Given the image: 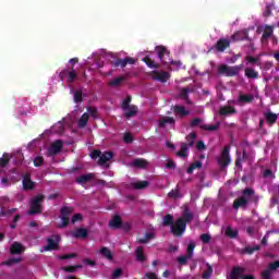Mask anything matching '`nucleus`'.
I'll use <instances>...</instances> for the list:
<instances>
[{
  "label": "nucleus",
  "instance_id": "c03bdc74",
  "mask_svg": "<svg viewBox=\"0 0 279 279\" xmlns=\"http://www.w3.org/2000/svg\"><path fill=\"white\" fill-rule=\"evenodd\" d=\"M21 263V258L12 257L8 260H4L1 263V265H4L5 267H12V265H16Z\"/></svg>",
  "mask_w": 279,
  "mask_h": 279
},
{
  "label": "nucleus",
  "instance_id": "6ab92c4d",
  "mask_svg": "<svg viewBox=\"0 0 279 279\" xmlns=\"http://www.w3.org/2000/svg\"><path fill=\"white\" fill-rule=\"evenodd\" d=\"M243 274H245V268L241 266H234L231 270L229 279H241V277H243Z\"/></svg>",
  "mask_w": 279,
  "mask_h": 279
},
{
  "label": "nucleus",
  "instance_id": "b1692460",
  "mask_svg": "<svg viewBox=\"0 0 279 279\" xmlns=\"http://www.w3.org/2000/svg\"><path fill=\"white\" fill-rule=\"evenodd\" d=\"M9 252L12 255H16V254H23V244H21L20 242H14L13 244H11V246L9 247Z\"/></svg>",
  "mask_w": 279,
  "mask_h": 279
},
{
  "label": "nucleus",
  "instance_id": "ea45409f",
  "mask_svg": "<svg viewBox=\"0 0 279 279\" xmlns=\"http://www.w3.org/2000/svg\"><path fill=\"white\" fill-rule=\"evenodd\" d=\"M125 82V76H118L113 80H111L108 84L109 86H121Z\"/></svg>",
  "mask_w": 279,
  "mask_h": 279
},
{
  "label": "nucleus",
  "instance_id": "a878e982",
  "mask_svg": "<svg viewBox=\"0 0 279 279\" xmlns=\"http://www.w3.org/2000/svg\"><path fill=\"white\" fill-rule=\"evenodd\" d=\"M271 36H274V26L266 25L262 35V43H265V40H269Z\"/></svg>",
  "mask_w": 279,
  "mask_h": 279
},
{
  "label": "nucleus",
  "instance_id": "de8ad7c7",
  "mask_svg": "<svg viewBox=\"0 0 279 279\" xmlns=\"http://www.w3.org/2000/svg\"><path fill=\"white\" fill-rule=\"evenodd\" d=\"M84 101V98L82 96V90L78 89L74 93V104H82Z\"/></svg>",
  "mask_w": 279,
  "mask_h": 279
},
{
  "label": "nucleus",
  "instance_id": "603ef678",
  "mask_svg": "<svg viewBox=\"0 0 279 279\" xmlns=\"http://www.w3.org/2000/svg\"><path fill=\"white\" fill-rule=\"evenodd\" d=\"M177 260H178L179 265H186V263L189 260H191V257H189V255L179 256Z\"/></svg>",
  "mask_w": 279,
  "mask_h": 279
},
{
  "label": "nucleus",
  "instance_id": "864d4df0",
  "mask_svg": "<svg viewBox=\"0 0 279 279\" xmlns=\"http://www.w3.org/2000/svg\"><path fill=\"white\" fill-rule=\"evenodd\" d=\"M211 240H213V236H210V234L208 233L201 234V241L203 243H210Z\"/></svg>",
  "mask_w": 279,
  "mask_h": 279
},
{
  "label": "nucleus",
  "instance_id": "8fccbe9b",
  "mask_svg": "<svg viewBox=\"0 0 279 279\" xmlns=\"http://www.w3.org/2000/svg\"><path fill=\"white\" fill-rule=\"evenodd\" d=\"M33 162L35 167H43V165L45 163V158H43L41 156H37L35 157Z\"/></svg>",
  "mask_w": 279,
  "mask_h": 279
},
{
  "label": "nucleus",
  "instance_id": "e433bc0d",
  "mask_svg": "<svg viewBox=\"0 0 279 279\" xmlns=\"http://www.w3.org/2000/svg\"><path fill=\"white\" fill-rule=\"evenodd\" d=\"M90 119V114L83 113L78 120V128H84L85 125H88V120Z\"/></svg>",
  "mask_w": 279,
  "mask_h": 279
},
{
  "label": "nucleus",
  "instance_id": "a211bd4d",
  "mask_svg": "<svg viewBox=\"0 0 279 279\" xmlns=\"http://www.w3.org/2000/svg\"><path fill=\"white\" fill-rule=\"evenodd\" d=\"M246 39H247V33L245 31H238L229 37V40H231V43H239L241 40H246Z\"/></svg>",
  "mask_w": 279,
  "mask_h": 279
},
{
  "label": "nucleus",
  "instance_id": "72a5a7b5",
  "mask_svg": "<svg viewBox=\"0 0 279 279\" xmlns=\"http://www.w3.org/2000/svg\"><path fill=\"white\" fill-rule=\"evenodd\" d=\"M254 252H260V245L245 246L241 251V254H247L248 256H252V254H254Z\"/></svg>",
  "mask_w": 279,
  "mask_h": 279
},
{
  "label": "nucleus",
  "instance_id": "423d86ee",
  "mask_svg": "<svg viewBox=\"0 0 279 279\" xmlns=\"http://www.w3.org/2000/svg\"><path fill=\"white\" fill-rule=\"evenodd\" d=\"M59 77L62 82L66 77L68 84H73L77 80V72L75 69H64L59 73Z\"/></svg>",
  "mask_w": 279,
  "mask_h": 279
},
{
  "label": "nucleus",
  "instance_id": "6e6d98bb",
  "mask_svg": "<svg viewBox=\"0 0 279 279\" xmlns=\"http://www.w3.org/2000/svg\"><path fill=\"white\" fill-rule=\"evenodd\" d=\"M88 114H90L94 119H97V108L96 107H88L87 108Z\"/></svg>",
  "mask_w": 279,
  "mask_h": 279
},
{
  "label": "nucleus",
  "instance_id": "58836bf2",
  "mask_svg": "<svg viewBox=\"0 0 279 279\" xmlns=\"http://www.w3.org/2000/svg\"><path fill=\"white\" fill-rule=\"evenodd\" d=\"M62 271H65L66 274H75L77 269H82V265H76V266H63Z\"/></svg>",
  "mask_w": 279,
  "mask_h": 279
},
{
  "label": "nucleus",
  "instance_id": "2f4dec72",
  "mask_svg": "<svg viewBox=\"0 0 279 279\" xmlns=\"http://www.w3.org/2000/svg\"><path fill=\"white\" fill-rule=\"evenodd\" d=\"M244 75L247 80H258V72L252 68H246L244 70Z\"/></svg>",
  "mask_w": 279,
  "mask_h": 279
},
{
  "label": "nucleus",
  "instance_id": "6e6552de",
  "mask_svg": "<svg viewBox=\"0 0 279 279\" xmlns=\"http://www.w3.org/2000/svg\"><path fill=\"white\" fill-rule=\"evenodd\" d=\"M48 245L44 246V252H51L53 250H58L60 245V235H52L47 239Z\"/></svg>",
  "mask_w": 279,
  "mask_h": 279
},
{
  "label": "nucleus",
  "instance_id": "9d476101",
  "mask_svg": "<svg viewBox=\"0 0 279 279\" xmlns=\"http://www.w3.org/2000/svg\"><path fill=\"white\" fill-rule=\"evenodd\" d=\"M134 59L133 58H124V59H114L113 61H111L112 66H114L116 69L118 66H121V69H125L128 66V64H134Z\"/></svg>",
  "mask_w": 279,
  "mask_h": 279
},
{
  "label": "nucleus",
  "instance_id": "09e8293b",
  "mask_svg": "<svg viewBox=\"0 0 279 279\" xmlns=\"http://www.w3.org/2000/svg\"><path fill=\"white\" fill-rule=\"evenodd\" d=\"M173 118L171 117H166V118H162L160 121H159V128H165V125L167 123H173Z\"/></svg>",
  "mask_w": 279,
  "mask_h": 279
},
{
  "label": "nucleus",
  "instance_id": "ddd939ff",
  "mask_svg": "<svg viewBox=\"0 0 279 279\" xmlns=\"http://www.w3.org/2000/svg\"><path fill=\"white\" fill-rule=\"evenodd\" d=\"M186 232V222L182 219L175 220V236L180 238Z\"/></svg>",
  "mask_w": 279,
  "mask_h": 279
},
{
  "label": "nucleus",
  "instance_id": "473e14b6",
  "mask_svg": "<svg viewBox=\"0 0 279 279\" xmlns=\"http://www.w3.org/2000/svg\"><path fill=\"white\" fill-rule=\"evenodd\" d=\"M201 130H205L206 132H217L219 128H221V122H217L216 124H202Z\"/></svg>",
  "mask_w": 279,
  "mask_h": 279
},
{
  "label": "nucleus",
  "instance_id": "a18cd8bd",
  "mask_svg": "<svg viewBox=\"0 0 279 279\" xmlns=\"http://www.w3.org/2000/svg\"><path fill=\"white\" fill-rule=\"evenodd\" d=\"M194 169H202V161L193 162L186 170V173H193Z\"/></svg>",
  "mask_w": 279,
  "mask_h": 279
},
{
  "label": "nucleus",
  "instance_id": "5fc2aeb1",
  "mask_svg": "<svg viewBox=\"0 0 279 279\" xmlns=\"http://www.w3.org/2000/svg\"><path fill=\"white\" fill-rule=\"evenodd\" d=\"M59 258L60 260H69V258H77V253L61 255Z\"/></svg>",
  "mask_w": 279,
  "mask_h": 279
},
{
  "label": "nucleus",
  "instance_id": "4d7b16f0",
  "mask_svg": "<svg viewBox=\"0 0 279 279\" xmlns=\"http://www.w3.org/2000/svg\"><path fill=\"white\" fill-rule=\"evenodd\" d=\"M121 276H123V269H121V268H117V269L112 272V279L121 278Z\"/></svg>",
  "mask_w": 279,
  "mask_h": 279
},
{
  "label": "nucleus",
  "instance_id": "c9c22d12",
  "mask_svg": "<svg viewBox=\"0 0 279 279\" xmlns=\"http://www.w3.org/2000/svg\"><path fill=\"white\" fill-rule=\"evenodd\" d=\"M238 101L240 104H252L254 101L253 95H240Z\"/></svg>",
  "mask_w": 279,
  "mask_h": 279
},
{
  "label": "nucleus",
  "instance_id": "680f3d73",
  "mask_svg": "<svg viewBox=\"0 0 279 279\" xmlns=\"http://www.w3.org/2000/svg\"><path fill=\"white\" fill-rule=\"evenodd\" d=\"M264 16L267 19L269 16H271V4H267L264 11Z\"/></svg>",
  "mask_w": 279,
  "mask_h": 279
},
{
  "label": "nucleus",
  "instance_id": "c756f323",
  "mask_svg": "<svg viewBox=\"0 0 279 279\" xmlns=\"http://www.w3.org/2000/svg\"><path fill=\"white\" fill-rule=\"evenodd\" d=\"M175 156H178V158H186V156H189V144H181L180 150L177 151Z\"/></svg>",
  "mask_w": 279,
  "mask_h": 279
},
{
  "label": "nucleus",
  "instance_id": "49530a36",
  "mask_svg": "<svg viewBox=\"0 0 279 279\" xmlns=\"http://www.w3.org/2000/svg\"><path fill=\"white\" fill-rule=\"evenodd\" d=\"M195 250V242H191L189 245H187V250H186V256L187 258H193V252Z\"/></svg>",
  "mask_w": 279,
  "mask_h": 279
},
{
  "label": "nucleus",
  "instance_id": "774afa93",
  "mask_svg": "<svg viewBox=\"0 0 279 279\" xmlns=\"http://www.w3.org/2000/svg\"><path fill=\"white\" fill-rule=\"evenodd\" d=\"M77 221H82V214H74L72 217V223H77Z\"/></svg>",
  "mask_w": 279,
  "mask_h": 279
},
{
  "label": "nucleus",
  "instance_id": "37998d69",
  "mask_svg": "<svg viewBox=\"0 0 279 279\" xmlns=\"http://www.w3.org/2000/svg\"><path fill=\"white\" fill-rule=\"evenodd\" d=\"M143 62H145V64L149 68V69H158V64H156V62H154V60H151V58L149 57H144L143 58Z\"/></svg>",
  "mask_w": 279,
  "mask_h": 279
},
{
  "label": "nucleus",
  "instance_id": "a19ab883",
  "mask_svg": "<svg viewBox=\"0 0 279 279\" xmlns=\"http://www.w3.org/2000/svg\"><path fill=\"white\" fill-rule=\"evenodd\" d=\"M147 186H149L148 181H138V182L133 183V187L136 189L137 191L147 189Z\"/></svg>",
  "mask_w": 279,
  "mask_h": 279
},
{
  "label": "nucleus",
  "instance_id": "79ce46f5",
  "mask_svg": "<svg viewBox=\"0 0 279 279\" xmlns=\"http://www.w3.org/2000/svg\"><path fill=\"white\" fill-rule=\"evenodd\" d=\"M226 235L229 236V239H236V236H239V231L233 230L232 227H227Z\"/></svg>",
  "mask_w": 279,
  "mask_h": 279
},
{
  "label": "nucleus",
  "instance_id": "052dcab7",
  "mask_svg": "<svg viewBox=\"0 0 279 279\" xmlns=\"http://www.w3.org/2000/svg\"><path fill=\"white\" fill-rule=\"evenodd\" d=\"M196 149H197L198 151H204V149H206V144L204 143V141H198V142L196 143Z\"/></svg>",
  "mask_w": 279,
  "mask_h": 279
},
{
  "label": "nucleus",
  "instance_id": "393cba45",
  "mask_svg": "<svg viewBox=\"0 0 279 279\" xmlns=\"http://www.w3.org/2000/svg\"><path fill=\"white\" fill-rule=\"evenodd\" d=\"M265 119H266V123H268V125H275V123L278 122V114L268 111L264 114Z\"/></svg>",
  "mask_w": 279,
  "mask_h": 279
},
{
  "label": "nucleus",
  "instance_id": "bb28decb",
  "mask_svg": "<svg viewBox=\"0 0 279 279\" xmlns=\"http://www.w3.org/2000/svg\"><path fill=\"white\" fill-rule=\"evenodd\" d=\"M175 114L177 117H180L181 119H184V117H189L191 114V110L186 109L184 106H175Z\"/></svg>",
  "mask_w": 279,
  "mask_h": 279
},
{
  "label": "nucleus",
  "instance_id": "0e129e2a",
  "mask_svg": "<svg viewBox=\"0 0 279 279\" xmlns=\"http://www.w3.org/2000/svg\"><path fill=\"white\" fill-rule=\"evenodd\" d=\"M278 267H279V260H275V262L269 264V270L270 271H276V269H278Z\"/></svg>",
  "mask_w": 279,
  "mask_h": 279
},
{
  "label": "nucleus",
  "instance_id": "9b49d317",
  "mask_svg": "<svg viewBox=\"0 0 279 279\" xmlns=\"http://www.w3.org/2000/svg\"><path fill=\"white\" fill-rule=\"evenodd\" d=\"M22 184L24 191H34V186H36V183L32 181V174L29 172L24 174Z\"/></svg>",
  "mask_w": 279,
  "mask_h": 279
},
{
  "label": "nucleus",
  "instance_id": "cd10ccee",
  "mask_svg": "<svg viewBox=\"0 0 279 279\" xmlns=\"http://www.w3.org/2000/svg\"><path fill=\"white\" fill-rule=\"evenodd\" d=\"M135 257L138 263H145V260H147V256H145V251L143 246H138L135 250Z\"/></svg>",
  "mask_w": 279,
  "mask_h": 279
},
{
  "label": "nucleus",
  "instance_id": "f257e3e1",
  "mask_svg": "<svg viewBox=\"0 0 279 279\" xmlns=\"http://www.w3.org/2000/svg\"><path fill=\"white\" fill-rule=\"evenodd\" d=\"M132 104V96H126V98L122 101L121 108L124 112L125 119H132V117H136L138 114V107Z\"/></svg>",
  "mask_w": 279,
  "mask_h": 279
},
{
  "label": "nucleus",
  "instance_id": "1a4fd4ad",
  "mask_svg": "<svg viewBox=\"0 0 279 279\" xmlns=\"http://www.w3.org/2000/svg\"><path fill=\"white\" fill-rule=\"evenodd\" d=\"M231 43H232V40H230V38L229 39L228 38L218 39V41L215 45L216 51H218L219 53H223V51H226V49H229Z\"/></svg>",
  "mask_w": 279,
  "mask_h": 279
},
{
  "label": "nucleus",
  "instance_id": "e2e57ef3",
  "mask_svg": "<svg viewBox=\"0 0 279 279\" xmlns=\"http://www.w3.org/2000/svg\"><path fill=\"white\" fill-rule=\"evenodd\" d=\"M262 278L263 279H271V270L270 269H266L262 272Z\"/></svg>",
  "mask_w": 279,
  "mask_h": 279
},
{
  "label": "nucleus",
  "instance_id": "4c0bfd02",
  "mask_svg": "<svg viewBox=\"0 0 279 279\" xmlns=\"http://www.w3.org/2000/svg\"><path fill=\"white\" fill-rule=\"evenodd\" d=\"M100 254L107 258V260H112L113 256H112V251H110V248L102 246L100 248Z\"/></svg>",
  "mask_w": 279,
  "mask_h": 279
},
{
  "label": "nucleus",
  "instance_id": "f03ea898",
  "mask_svg": "<svg viewBox=\"0 0 279 279\" xmlns=\"http://www.w3.org/2000/svg\"><path fill=\"white\" fill-rule=\"evenodd\" d=\"M241 69H243V64L233 65V66L221 64L218 68V73L219 75H226V77H234L239 75V73H241Z\"/></svg>",
  "mask_w": 279,
  "mask_h": 279
},
{
  "label": "nucleus",
  "instance_id": "412c9836",
  "mask_svg": "<svg viewBox=\"0 0 279 279\" xmlns=\"http://www.w3.org/2000/svg\"><path fill=\"white\" fill-rule=\"evenodd\" d=\"M148 165L149 162L144 158H136L131 162V167H135V169H145Z\"/></svg>",
  "mask_w": 279,
  "mask_h": 279
},
{
  "label": "nucleus",
  "instance_id": "338daca9",
  "mask_svg": "<svg viewBox=\"0 0 279 279\" xmlns=\"http://www.w3.org/2000/svg\"><path fill=\"white\" fill-rule=\"evenodd\" d=\"M90 157L93 158V160H97V158H100V157H101V150H94V151L90 154Z\"/></svg>",
  "mask_w": 279,
  "mask_h": 279
},
{
  "label": "nucleus",
  "instance_id": "3c124183",
  "mask_svg": "<svg viewBox=\"0 0 279 279\" xmlns=\"http://www.w3.org/2000/svg\"><path fill=\"white\" fill-rule=\"evenodd\" d=\"M254 190L252 187H246L242 191L243 197H252L254 195Z\"/></svg>",
  "mask_w": 279,
  "mask_h": 279
},
{
  "label": "nucleus",
  "instance_id": "f704fd0d",
  "mask_svg": "<svg viewBox=\"0 0 279 279\" xmlns=\"http://www.w3.org/2000/svg\"><path fill=\"white\" fill-rule=\"evenodd\" d=\"M74 239H86L88 236V230L84 228L76 229V232L73 233Z\"/></svg>",
  "mask_w": 279,
  "mask_h": 279
},
{
  "label": "nucleus",
  "instance_id": "20e7f679",
  "mask_svg": "<svg viewBox=\"0 0 279 279\" xmlns=\"http://www.w3.org/2000/svg\"><path fill=\"white\" fill-rule=\"evenodd\" d=\"M71 215H73V207L64 206L60 209V219L61 223L58 225V228L64 229L69 227V223H71Z\"/></svg>",
  "mask_w": 279,
  "mask_h": 279
},
{
  "label": "nucleus",
  "instance_id": "5701e85b",
  "mask_svg": "<svg viewBox=\"0 0 279 279\" xmlns=\"http://www.w3.org/2000/svg\"><path fill=\"white\" fill-rule=\"evenodd\" d=\"M220 117H228V114H236V108L232 106H223L219 111Z\"/></svg>",
  "mask_w": 279,
  "mask_h": 279
},
{
  "label": "nucleus",
  "instance_id": "aec40b11",
  "mask_svg": "<svg viewBox=\"0 0 279 279\" xmlns=\"http://www.w3.org/2000/svg\"><path fill=\"white\" fill-rule=\"evenodd\" d=\"M153 80L155 82H167V80H169V72L154 71L153 72Z\"/></svg>",
  "mask_w": 279,
  "mask_h": 279
},
{
  "label": "nucleus",
  "instance_id": "dca6fc26",
  "mask_svg": "<svg viewBox=\"0 0 279 279\" xmlns=\"http://www.w3.org/2000/svg\"><path fill=\"white\" fill-rule=\"evenodd\" d=\"M247 204H250V199H247L245 196H241L234 199L233 208L235 210H239V208H247Z\"/></svg>",
  "mask_w": 279,
  "mask_h": 279
},
{
  "label": "nucleus",
  "instance_id": "c85d7f7f",
  "mask_svg": "<svg viewBox=\"0 0 279 279\" xmlns=\"http://www.w3.org/2000/svg\"><path fill=\"white\" fill-rule=\"evenodd\" d=\"M95 174L93 173H87V174H82L81 177L76 178L77 184H86L87 182H90L94 180Z\"/></svg>",
  "mask_w": 279,
  "mask_h": 279
},
{
  "label": "nucleus",
  "instance_id": "69168bd1",
  "mask_svg": "<svg viewBox=\"0 0 279 279\" xmlns=\"http://www.w3.org/2000/svg\"><path fill=\"white\" fill-rule=\"evenodd\" d=\"M8 165H10V158L1 157L0 167H8Z\"/></svg>",
  "mask_w": 279,
  "mask_h": 279
},
{
  "label": "nucleus",
  "instance_id": "7ed1b4c3",
  "mask_svg": "<svg viewBox=\"0 0 279 279\" xmlns=\"http://www.w3.org/2000/svg\"><path fill=\"white\" fill-rule=\"evenodd\" d=\"M43 204H45V195L39 194L31 201L29 215H40L43 213Z\"/></svg>",
  "mask_w": 279,
  "mask_h": 279
},
{
  "label": "nucleus",
  "instance_id": "13d9d810",
  "mask_svg": "<svg viewBox=\"0 0 279 279\" xmlns=\"http://www.w3.org/2000/svg\"><path fill=\"white\" fill-rule=\"evenodd\" d=\"M255 232H258V229H256L255 227L246 228V234H248V236H254Z\"/></svg>",
  "mask_w": 279,
  "mask_h": 279
},
{
  "label": "nucleus",
  "instance_id": "7c9ffc66",
  "mask_svg": "<svg viewBox=\"0 0 279 279\" xmlns=\"http://www.w3.org/2000/svg\"><path fill=\"white\" fill-rule=\"evenodd\" d=\"M114 155L111 151H106L102 155L100 154V158L98 159V165H106L109 160H112Z\"/></svg>",
  "mask_w": 279,
  "mask_h": 279
},
{
  "label": "nucleus",
  "instance_id": "4468645a",
  "mask_svg": "<svg viewBox=\"0 0 279 279\" xmlns=\"http://www.w3.org/2000/svg\"><path fill=\"white\" fill-rule=\"evenodd\" d=\"M62 147H64V144L62 143V140H57L54 143L51 144L49 148V154L51 156H56L62 151Z\"/></svg>",
  "mask_w": 279,
  "mask_h": 279
},
{
  "label": "nucleus",
  "instance_id": "bf43d9fd",
  "mask_svg": "<svg viewBox=\"0 0 279 279\" xmlns=\"http://www.w3.org/2000/svg\"><path fill=\"white\" fill-rule=\"evenodd\" d=\"M123 142L126 143V144L133 143L134 138L132 137V134L125 133L124 137H123Z\"/></svg>",
  "mask_w": 279,
  "mask_h": 279
},
{
  "label": "nucleus",
  "instance_id": "f3484780",
  "mask_svg": "<svg viewBox=\"0 0 279 279\" xmlns=\"http://www.w3.org/2000/svg\"><path fill=\"white\" fill-rule=\"evenodd\" d=\"M161 225L165 228H167V226H171V233L175 235V222H173V216L171 214H168L163 217Z\"/></svg>",
  "mask_w": 279,
  "mask_h": 279
},
{
  "label": "nucleus",
  "instance_id": "39448f33",
  "mask_svg": "<svg viewBox=\"0 0 279 279\" xmlns=\"http://www.w3.org/2000/svg\"><path fill=\"white\" fill-rule=\"evenodd\" d=\"M232 162L230 159V145L223 147L220 157L218 158V165H220L221 170L223 171Z\"/></svg>",
  "mask_w": 279,
  "mask_h": 279
},
{
  "label": "nucleus",
  "instance_id": "4be33fe9",
  "mask_svg": "<svg viewBox=\"0 0 279 279\" xmlns=\"http://www.w3.org/2000/svg\"><path fill=\"white\" fill-rule=\"evenodd\" d=\"M178 219H182V221H184L185 223H191V221H193V213H191V209L189 207H185L182 211L181 217Z\"/></svg>",
  "mask_w": 279,
  "mask_h": 279
},
{
  "label": "nucleus",
  "instance_id": "f8f14e48",
  "mask_svg": "<svg viewBox=\"0 0 279 279\" xmlns=\"http://www.w3.org/2000/svg\"><path fill=\"white\" fill-rule=\"evenodd\" d=\"M109 228H111V230H121L123 228V220L121 219V216L114 215L109 220Z\"/></svg>",
  "mask_w": 279,
  "mask_h": 279
},
{
  "label": "nucleus",
  "instance_id": "2eb2a0df",
  "mask_svg": "<svg viewBox=\"0 0 279 279\" xmlns=\"http://www.w3.org/2000/svg\"><path fill=\"white\" fill-rule=\"evenodd\" d=\"M190 93H193V89H191L189 87H183L179 90V98L182 99L183 101H185V104H187L189 106H191V104H193L191 101V98H189Z\"/></svg>",
  "mask_w": 279,
  "mask_h": 279
},
{
  "label": "nucleus",
  "instance_id": "0eeeda50",
  "mask_svg": "<svg viewBox=\"0 0 279 279\" xmlns=\"http://www.w3.org/2000/svg\"><path fill=\"white\" fill-rule=\"evenodd\" d=\"M158 58L163 64H171L173 61L169 58L170 52L165 46L157 47Z\"/></svg>",
  "mask_w": 279,
  "mask_h": 279
}]
</instances>
